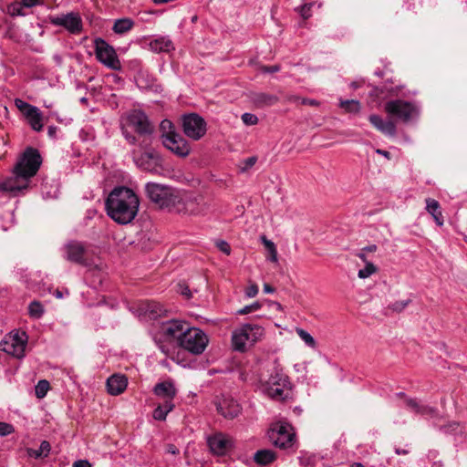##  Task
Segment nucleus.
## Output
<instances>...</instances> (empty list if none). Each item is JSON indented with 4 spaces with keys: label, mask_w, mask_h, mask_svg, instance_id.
<instances>
[{
    "label": "nucleus",
    "mask_w": 467,
    "mask_h": 467,
    "mask_svg": "<svg viewBox=\"0 0 467 467\" xmlns=\"http://www.w3.org/2000/svg\"><path fill=\"white\" fill-rule=\"evenodd\" d=\"M179 199L174 208V212L178 213L204 216L213 206V199L202 193L180 192Z\"/></svg>",
    "instance_id": "nucleus-4"
},
{
    "label": "nucleus",
    "mask_w": 467,
    "mask_h": 467,
    "mask_svg": "<svg viewBox=\"0 0 467 467\" xmlns=\"http://www.w3.org/2000/svg\"><path fill=\"white\" fill-rule=\"evenodd\" d=\"M404 405L411 412L421 416H432L436 412L432 407L420 403L414 399L406 398L404 400Z\"/></svg>",
    "instance_id": "nucleus-27"
},
{
    "label": "nucleus",
    "mask_w": 467,
    "mask_h": 467,
    "mask_svg": "<svg viewBox=\"0 0 467 467\" xmlns=\"http://www.w3.org/2000/svg\"><path fill=\"white\" fill-rule=\"evenodd\" d=\"M141 312L144 316L150 319H156L161 317L164 313V309L160 303L157 302H145L141 305Z\"/></svg>",
    "instance_id": "nucleus-28"
},
{
    "label": "nucleus",
    "mask_w": 467,
    "mask_h": 467,
    "mask_svg": "<svg viewBox=\"0 0 467 467\" xmlns=\"http://www.w3.org/2000/svg\"><path fill=\"white\" fill-rule=\"evenodd\" d=\"M261 307V305L258 302H254L251 305L245 306L243 308L237 311L240 315H246L253 311L258 310Z\"/></svg>",
    "instance_id": "nucleus-45"
},
{
    "label": "nucleus",
    "mask_w": 467,
    "mask_h": 467,
    "mask_svg": "<svg viewBox=\"0 0 467 467\" xmlns=\"http://www.w3.org/2000/svg\"><path fill=\"white\" fill-rule=\"evenodd\" d=\"M25 5L21 2H15L8 5L7 12L11 16H25L26 13L24 11Z\"/></svg>",
    "instance_id": "nucleus-39"
},
{
    "label": "nucleus",
    "mask_w": 467,
    "mask_h": 467,
    "mask_svg": "<svg viewBox=\"0 0 467 467\" xmlns=\"http://www.w3.org/2000/svg\"><path fill=\"white\" fill-rule=\"evenodd\" d=\"M426 210L430 214H431L437 225H443L444 220L442 213L441 211L440 203L436 200L428 198L426 200Z\"/></svg>",
    "instance_id": "nucleus-29"
},
{
    "label": "nucleus",
    "mask_w": 467,
    "mask_h": 467,
    "mask_svg": "<svg viewBox=\"0 0 467 467\" xmlns=\"http://www.w3.org/2000/svg\"><path fill=\"white\" fill-rule=\"evenodd\" d=\"M217 247L219 248L220 251H222L225 254H230V253H231V247H230L229 244L225 241H223V240L218 241Z\"/></svg>",
    "instance_id": "nucleus-51"
},
{
    "label": "nucleus",
    "mask_w": 467,
    "mask_h": 467,
    "mask_svg": "<svg viewBox=\"0 0 467 467\" xmlns=\"http://www.w3.org/2000/svg\"><path fill=\"white\" fill-rule=\"evenodd\" d=\"M208 343V336L202 329L189 326L178 346L192 354L200 355L205 350Z\"/></svg>",
    "instance_id": "nucleus-9"
},
{
    "label": "nucleus",
    "mask_w": 467,
    "mask_h": 467,
    "mask_svg": "<svg viewBox=\"0 0 467 467\" xmlns=\"http://www.w3.org/2000/svg\"><path fill=\"white\" fill-rule=\"evenodd\" d=\"M268 437L275 446L287 449L293 445L296 434L289 423L279 421L272 425Z\"/></svg>",
    "instance_id": "nucleus-13"
},
{
    "label": "nucleus",
    "mask_w": 467,
    "mask_h": 467,
    "mask_svg": "<svg viewBox=\"0 0 467 467\" xmlns=\"http://www.w3.org/2000/svg\"><path fill=\"white\" fill-rule=\"evenodd\" d=\"M377 245L376 244H370V245H368V246H365L363 247L361 250L364 251L365 253L368 252V253H373V252H376L377 251Z\"/></svg>",
    "instance_id": "nucleus-58"
},
{
    "label": "nucleus",
    "mask_w": 467,
    "mask_h": 467,
    "mask_svg": "<svg viewBox=\"0 0 467 467\" xmlns=\"http://www.w3.org/2000/svg\"><path fill=\"white\" fill-rule=\"evenodd\" d=\"M258 286L256 284H250L245 289V296L249 298L254 297L258 294Z\"/></svg>",
    "instance_id": "nucleus-50"
},
{
    "label": "nucleus",
    "mask_w": 467,
    "mask_h": 467,
    "mask_svg": "<svg viewBox=\"0 0 467 467\" xmlns=\"http://www.w3.org/2000/svg\"><path fill=\"white\" fill-rule=\"evenodd\" d=\"M264 292L265 294H272L275 292V288L273 286H271L269 284H265L264 285Z\"/></svg>",
    "instance_id": "nucleus-63"
},
{
    "label": "nucleus",
    "mask_w": 467,
    "mask_h": 467,
    "mask_svg": "<svg viewBox=\"0 0 467 467\" xmlns=\"http://www.w3.org/2000/svg\"><path fill=\"white\" fill-rule=\"evenodd\" d=\"M216 410L225 419H234L241 412L239 403L230 397H222L216 403Z\"/></svg>",
    "instance_id": "nucleus-21"
},
{
    "label": "nucleus",
    "mask_w": 467,
    "mask_h": 467,
    "mask_svg": "<svg viewBox=\"0 0 467 467\" xmlns=\"http://www.w3.org/2000/svg\"><path fill=\"white\" fill-rule=\"evenodd\" d=\"M45 313L43 305L39 301H32L28 306V314L34 319L40 318Z\"/></svg>",
    "instance_id": "nucleus-36"
},
{
    "label": "nucleus",
    "mask_w": 467,
    "mask_h": 467,
    "mask_svg": "<svg viewBox=\"0 0 467 467\" xmlns=\"http://www.w3.org/2000/svg\"><path fill=\"white\" fill-rule=\"evenodd\" d=\"M124 119L126 125L132 128L140 135H151L153 132V127L148 116L142 110L133 109L127 113Z\"/></svg>",
    "instance_id": "nucleus-17"
},
{
    "label": "nucleus",
    "mask_w": 467,
    "mask_h": 467,
    "mask_svg": "<svg viewBox=\"0 0 467 467\" xmlns=\"http://www.w3.org/2000/svg\"><path fill=\"white\" fill-rule=\"evenodd\" d=\"M189 324L182 320H170L164 322L161 327V337L164 340L161 339L157 341V345L160 350L169 358L176 363H180L178 355H175V347L172 342L180 344L182 337L184 335V331L188 328Z\"/></svg>",
    "instance_id": "nucleus-3"
},
{
    "label": "nucleus",
    "mask_w": 467,
    "mask_h": 467,
    "mask_svg": "<svg viewBox=\"0 0 467 467\" xmlns=\"http://www.w3.org/2000/svg\"><path fill=\"white\" fill-rule=\"evenodd\" d=\"M377 267L371 262H366V265L363 268L358 270V276L360 279H366L371 276L373 274L377 272Z\"/></svg>",
    "instance_id": "nucleus-41"
},
{
    "label": "nucleus",
    "mask_w": 467,
    "mask_h": 467,
    "mask_svg": "<svg viewBox=\"0 0 467 467\" xmlns=\"http://www.w3.org/2000/svg\"><path fill=\"white\" fill-rule=\"evenodd\" d=\"M72 467H91V464L87 460H78L73 463Z\"/></svg>",
    "instance_id": "nucleus-55"
},
{
    "label": "nucleus",
    "mask_w": 467,
    "mask_h": 467,
    "mask_svg": "<svg viewBox=\"0 0 467 467\" xmlns=\"http://www.w3.org/2000/svg\"><path fill=\"white\" fill-rule=\"evenodd\" d=\"M16 107L25 117L30 128L35 131H41L43 129V114L41 110L21 99H16L14 101Z\"/></svg>",
    "instance_id": "nucleus-16"
},
{
    "label": "nucleus",
    "mask_w": 467,
    "mask_h": 467,
    "mask_svg": "<svg viewBox=\"0 0 467 467\" xmlns=\"http://www.w3.org/2000/svg\"><path fill=\"white\" fill-rule=\"evenodd\" d=\"M150 51L154 53H169L175 49V46L169 36H157L149 42Z\"/></svg>",
    "instance_id": "nucleus-23"
},
{
    "label": "nucleus",
    "mask_w": 467,
    "mask_h": 467,
    "mask_svg": "<svg viewBox=\"0 0 467 467\" xmlns=\"http://www.w3.org/2000/svg\"><path fill=\"white\" fill-rule=\"evenodd\" d=\"M62 256L70 262L86 265L85 257V247L84 245L77 241H69L65 244L62 247Z\"/></svg>",
    "instance_id": "nucleus-20"
},
{
    "label": "nucleus",
    "mask_w": 467,
    "mask_h": 467,
    "mask_svg": "<svg viewBox=\"0 0 467 467\" xmlns=\"http://www.w3.org/2000/svg\"><path fill=\"white\" fill-rule=\"evenodd\" d=\"M384 109L389 117L404 123L416 120L420 112V107L419 104L403 99H393L388 101L384 106Z\"/></svg>",
    "instance_id": "nucleus-8"
},
{
    "label": "nucleus",
    "mask_w": 467,
    "mask_h": 467,
    "mask_svg": "<svg viewBox=\"0 0 467 467\" xmlns=\"http://www.w3.org/2000/svg\"><path fill=\"white\" fill-rule=\"evenodd\" d=\"M278 70H279L278 66L265 67L264 68V72H266V73H275V72H277Z\"/></svg>",
    "instance_id": "nucleus-60"
},
{
    "label": "nucleus",
    "mask_w": 467,
    "mask_h": 467,
    "mask_svg": "<svg viewBox=\"0 0 467 467\" xmlns=\"http://www.w3.org/2000/svg\"><path fill=\"white\" fill-rule=\"evenodd\" d=\"M15 431L13 425L0 421V436H7Z\"/></svg>",
    "instance_id": "nucleus-47"
},
{
    "label": "nucleus",
    "mask_w": 467,
    "mask_h": 467,
    "mask_svg": "<svg viewBox=\"0 0 467 467\" xmlns=\"http://www.w3.org/2000/svg\"><path fill=\"white\" fill-rule=\"evenodd\" d=\"M263 241L265 244V246L271 251L275 249V244L272 241L267 240L265 237H263Z\"/></svg>",
    "instance_id": "nucleus-62"
},
{
    "label": "nucleus",
    "mask_w": 467,
    "mask_h": 467,
    "mask_svg": "<svg viewBox=\"0 0 467 467\" xmlns=\"http://www.w3.org/2000/svg\"><path fill=\"white\" fill-rule=\"evenodd\" d=\"M370 123L380 132L388 136L396 134V125L392 120H385L380 116L372 114L368 118Z\"/></svg>",
    "instance_id": "nucleus-25"
},
{
    "label": "nucleus",
    "mask_w": 467,
    "mask_h": 467,
    "mask_svg": "<svg viewBox=\"0 0 467 467\" xmlns=\"http://www.w3.org/2000/svg\"><path fill=\"white\" fill-rule=\"evenodd\" d=\"M262 97L264 98V101H265L269 105H271V104H273L274 102L276 101V98L273 97V96L263 95Z\"/></svg>",
    "instance_id": "nucleus-59"
},
{
    "label": "nucleus",
    "mask_w": 467,
    "mask_h": 467,
    "mask_svg": "<svg viewBox=\"0 0 467 467\" xmlns=\"http://www.w3.org/2000/svg\"><path fill=\"white\" fill-rule=\"evenodd\" d=\"M460 429V425L459 423L457 422H452L451 423L449 426L445 427L444 428V431L445 432H449V433H458L457 432V430Z\"/></svg>",
    "instance_id": "nucleus-53"
},
{
    "label": "nucleus",
    "mask_w": 467,
    "mask_h": 467,
    "mask_svg": "<svg viewBox=\"0 0 467 467\" xmlns=\"http://www.w3.org/2000/svg\"><path fill=\"white\" fill-rule=\"evenodd\" d=\"M299 461L302 465H307L310 463L311 457L310 456H308V457L301 456V457H299Z\"/></svg>",
    "instance_id": "nucleus-64"
},
{
    "label": "nucleus",
    "mask_w": 467,
    "mask_h": 467,
    "mask_svg": "<svg viewBox=\"0 0 467 467\" xmlns=\"http://www.w3.org/2000/svg\"><path fill=\"white\" fill-rule=\"evenodd\" d=\"M275 459V454L272 450H259L254 455L256 463L266 465Z\"/></svg>",
    "instance_id": "nucleus-31"
},
{
    "label": "nucleus",
    "mask_w": 467,
    "mask_h": 467,
    "mask_svg": "<svg viewBox=\"0 0 467 467\" xmlns=\"http://www.w3.org/2000/svg\"><path fill=\"white\" fill-rule=\"evenodd\" d=\"M339 107L348 113H357L360 110V103L356 99H340Z\"/></svg>",
    "instance_id": "nucleus-35"
},
{
    "label": "nucleus",
    "mask_w": 467,
    "mask_h": 467,
    "mask_svg": "<svg viewBox=\"0 0 467 467\" xmlns=\"http://www.w3.org/2000/svg\"><path fill=\"white\" fill-rule=\"evenodd\" d=\"M410 303V300H400L396 301L389 305V308L396 312L402 311Z\"/></svg>",
    "instance_id": "nucleus-46"
},
{
    "label": "nucleus",
    "mask_w": 467,
    "mask_h": 467,
    "mask_svg": "<svg viewBox=\"0 0 467 467\" xmlns=\"http://www.w3.org/2000/svg\"><path fill=\"white\" fill-rule=\"evenodd\" d=\"M173 407V402H171V400H164L163 404L159 405L153 410V418L158 420H165L167 414L172 410Z\"/></svg>",
    "instance_id": "nucleus-33"
},
{
    "label": "nucleus",
    "mask_w": 467,
    "mask_h": 467,
    "mask_svg": "<svg viewBox=\"0 0 467 467\" xmlns=\"http://www.w3.org/2000/svg\"><path fill=\"white\" fill-rule=\"evenodd\" d=\"M25 7L30 8L41 4V0H21Z\"/></svg>",
    "instance_id": "nucleus-54"
},
{
    "label": "nucleus",
    "mask_w": 467,
    "mask_h": 467,
    "mask_svg": "<svg viewBox=\"0 0 467 467\" xmlns=\"http://www.w3.org/2000/svg\"><path fill=\"white\" fill-rule=\"evenodd\" d=\"M179 292L185 296V298H190L192 296V293L190 288L185 284L179 285Z\"/></svg>",
    "instance_id": "nucleus-52"
},
{
    "label": "nucleus",
    "mask_w": 467,
    "mask_h": 467,
    "mask_svg": "<svg viewBox=\"0 0 467 467\" xmlns=\"http://www.w3.org/2000/svg\"><path fill=\"white\" fill-rule=\"evenodd\" d=\"M132 157L139 169L151 173L159 172L161 159L155 151H146L138 155L136 150H133Z\"/></svg>",
    "instance_id": "nucleus-18"
},
{
    "label": "nucleus",
    "mask_w": 467,
    "mask_h": 467,
    "mask_svg": "<svg viewBox=\"0 0 467 467\" xmlns=\"http://www.w3.org/2000/svg\"><path fill=\"white\" fill-rule=\"evenodd\" d=\"M57 128L56 126H49L47 129V134L50 138H56Z\"/></svg>",
    "instance_id": "nucleus-56"
},
{
    "label": "nucleus",
    "mask_w": 467,
    "mask_h": 467,
    "mask_svg": "<svg viewBox=\"0 0 467 467\" xmlns=\"http://www.w3.org/2000/svg\"><path fill=\"white\" fill-rule=\"evenodd\" d=\"M28 337L24 331H11L0 343V349L16 358L25 356Z\"/></svg>",
    "instance_id": "nucleus-11"
},
{
    "label": "nucleus",
    "mask_w": 467,
    "mask_h": 467,
    "mask_svg": "<svg viewBox=\"0 0 467 467\" xmlns=\"http://www.w3.org/2000/svg\"><path fill=\"white\" fill-rule=\"evenodd\" d=\"M47 184H42L41 188V193L43 198L45 199H52L57 197V189L56 188L53 192H50V190L46 191Z\"/></svg>",
    "instance_id": "nucleus-49"
},
{
    "label": "nucleus",
    "mask_w": 467,
    "mask_h": 467,
    "mask_svg": "<svg viewBox=\"0 0 467 467\" xmlns=\"http://www.w3.org/2000/svg\"><path fill=\"white\" fill-rule=\"evenodd\" d=\"M243 122L247 126H253L257 124L258 117L253 113L245 112L241 117Z\"/></svg>",
    "instance_id": "nucleus-43"
},
{
    "label": "nucleus",
    "mask_w": 467,
    "mask_h": 467,
    "mask_svg": "<svg viewBox=\"0 0 467 467\" xmlns=\"http://www.w3.org/2000/svg\"><path fill=\"white\" fill-rule=\"evenodd\" d=\"M50 450H51V446H50L49 442L47 441H43L38 449H36V450L29 449L28 455L35 459L47 457L49 454Z\"/></svg>",
    "instance_id": "nucleus-34"
},
{
    "label": "nucleus",
    "mask_w": 467,
    "mask_h": 467,
    "mask_svg": "<svg viewBox=\"0 0 467 467\" xmlns=\"http://www.w3.org/2000/svg\"><path fill=\"white\" fill-rule=\"evenodd\" d=\"M15 223L14 211L10 210L0 217V227L3 231H7Z\"/></svg>",
    "instance_id": "nucleus-40"
},
{
    "label": "nucleus",
    "mask_w": 467,
    "mask_h": 467,
    "mask_svg": "<svg viewBox=\"0 0 467 467\" xmlns=\"http://www.w3.org/2000/svg\"><path fill=\"white\" fill-rule=\"evenodd\" d=\"M134 26V21L130 18H119L114 22L112 30L118 35H124L130 31Z\"/></svg>",
    "instance_id": "nucleus-30"
},
{
    "label": "nucleus",
    "mask_w": 467,
    "mask_h": 467,
    "mask_svg": "<svg viewBox=\"0 0 467 467\" xmlns=\"http://www.w3.org/2000/svg\"><path fill=\"white\" fill-rule=\"evenodd\" d=\"M296 332L298 335V337L301 338V340L304 341V343L307 347H309L313 349L317 348V342H316L315 338L310 335V333H308L305 329L299 328V327H297L296 329Z\"/></svg>",
    "instance_id": "nucleus-38"
},
{
    "label": "nucleus",
    "mask_w": 467,
    "mask_h": 467,
    "mask_svg": "<svg viewBox=\"0 0 467 467\" xmlns=\"http://www.w3.org/2000/svg\"><path fill=\"white\" fill-rule=\"evenodd\" d=\"M257 158L254 156L249 157L243 161V165L240 167L242 171H246L251 169L256 163Z\"/></svg>",
    "instance_id": "nucleus-48"
},
{
    "label": "nucleus",
    "mask_w": 467,
    "mask_h": 467,
    "mask_svg": "<svg viewBox=\"0 0 467 467\" xmlns=\"http://www.w3.org/2000/svg\"><path fill=\"white\" fill-rule=\"evenodd\" d=\"M265 334L263 327L256 324H244L233 331L232 345L236 351L244 352L259 341Z\"/></svg>",
    "instance_id": "nucleus-6"
},
{
    "label": "nucleus",
    "mask_w": 467,
    "mask_h": 467,
    "mask_svg": "<svg viewBox=\"0 0 467 467\" xmlns=\"http://www.w3.org/2000/svg\"><path fill=\"white\" fill-rule=\"evenodd\" d=\"M153 393L165 400H171L172 402V400L176 396L177 389L171 381H162L154 386Z\"/></svg>",
    "instance_id": "nucleus-26"
},
{
    "label": "nucleus",
    "mask_w": 467,
    "mask_h": 467,
    "mask_svg": "<svg viewBox=\"0 0 467 467\" xmlns=\"http://www.w3.org/2000/svg\"><path fill=\"white\" fill-rule=\"evenodd\" d=\"M94 48L97 60L106 67L119 71L121 63L115 48L101 37L94 39Z\"/></svg>",
    "instance_id": "nucleus-10"
},
{
    "label": "nucleus",
    "mask_w": 467,
    "mask_h": 467,
    "mask_svg": "<svg viewBox=\"0 0 467 467\" xmlns=\"http://www.w3.org/2000/svg\"><path fill=\"white\" fill-rule=\"evenodd\" d=\"M161 140L162 145L176 156L184 158L191 152L188 141L176 131L170 119H163L160 124Z\"/></svg>",
    "instance_id": "nucleus-5"
},
{
    "label": "nucleus",
    "mask_w": 467,
    "mask_h": 467,
    "mask_svg": "<svg viewBox=\"0 0 467 467\" xmlns=\"http://www.w3.org/2000/svg\"><path fill=\"white\" fill-rule=\"evenodd\" d=\"M376 153L379 154V155H382L384 156L385 158H387L388 160L390 159V153L385 150H381V149H377L376 150Z\"/></svg>",
    "instance_id": "nucleus-61"
},
{
    "label": "nucleus",
    "mask_w": 467,
    "mask_h": 467,
    "mask_svg": "<svg viewBox=\"0 0 467 467\" xmlns=\"http://www.w3.org/2000/svg\"><path fill=\"white\" fill-rule=\"evenodd\" d=\"M304 2L296 10L304 19H307L312 16L311 10L316 5V2L314 0H304Z\"/></svg>",
    "instance_id": "nucleus-37"
},
{
    "label": "nucleus",
    "mask_w": 467,
    "mask_h": 467,
    "mask_svg": "<svg viewBox=\"0 0 467 467\" xmlns=\"http://www.w3.org/2000/svg\"><path fill=\"white\" fill-rule=\"evenodd\" d=\"M121 133L123 135V137L125 138V140L130 144V145H135L136 142H137V139L136 137L130 133L129 130H128V126L126 125V123H123L121 125Z\"/></svg>",
    "instance_id": "nucleus-44"
},
{
    "label": "nucleus",
    "mask_w": 467,
    "mask_h": 467,
    "mask_svg": "<svg viewBox=\"0 0 467 467\" xmlns=\"http://www.w3.org/2000/svg\"><path fill=\"white\" fill-rule=\"evenodd\" d=\"M85 265L88 266L86 280L89 283L90 286L98 288L101 285L106 276L104 264L99 261L98 263L86 264Z\"/></svg>",
    "instance_id": "nucleus-22"
},
{
    "label": "nucleus",
    "mask_w": 467,
    "mask_h": 467,
    "mask_svg": "<svg viewBox=\"0 0 467 467\" xmlns=\"http://www.w3.org/2000/svg\"><path fill=\"white\" fill-rule=\"evenodd\" d=\"M263 391L271 399L277 400H285L289 392L288 377L279 372L271 374L263 385Z\"/></svg>",
    "instance_id": "nucleus-12"
},
{
    "label": "nucleus",
    "mask_w": 467,
    "mask_h": 467,
    "mask_svg": "<svg viewBox=\"0 0 467 467\" xmlns=\"http://www.w3.org/2000/svg\"><path fill=\"white\" fill-rule=\"evenodd\" d=\"M128 386V379L122 374H114L107 379V389L110 395L121 394Z\"/></svg>",
    "instance_id": "nucleus-24"
},
{
    "label": "nucleus",
    "mask_w": 467,
    "mask_h": 467,
    "mask_svg": "<svg viewBox=\"0 0 467 467\" xmlns=\"http://www.w3.org/2000/svg\"><path fill=\"white\" fill-rule=\"evenodd\" d=\"M49 389V382L46 379H41L37 382L35 388L36 396L39 399L44 398Z\"/></svg>",
    "instance_id": "nucleus-42"
},
{
    "label": "nucleus",
    "mask_w": 467,
    "mask_h": 467,
    "mask_svg": "<svg viewBox=\"0 0 467 467\" xmlns=\"http://www.w3.org/2000/svg\"><path fill=\"white\" fill-rule=\"evenodd\" d=\"M48 20L52 26H61L71 35H79L83 31V21L78 12L49 16Z\"/></svg>",
    "instance_id": "nucleus-14"
},
{
    "label": "nucleus",
    "mask_w": 467,
    "mask_h": 467,
    "mask_svg": "<svg viewBox=\"0 0 467 467\" xmlns=\"http://www.w3.org/2000/svg\"><path fill=\"white\" fill-rule=\"evenodd\" d=\"M145 192L147 197L161 208H167L174 211L175 204L180 201V192H177L173 188L166 185L148 182L145 185Z\"/></svg>",
    "instance_id": "nucleus-7"
},
{
    "label": "nucleus",
    "mask_w": 467,
    "mask_h": 467,
    "mask_svg": "<svg viewBox=\"0 0 467 467\" xmlns=\"http://www.w3.org/2000/svg\"><path fill=\"white\" fill-rule=\"evenodd\" d=\"M302 103L306 104V105H310V106H318L319 105V102L317 100L311 99H304L302 100Z\"/></svg>",
    "instance_id": "nucleus-57"
},
{
    "label": "nucleus",
    "mask_w": 467,
    "mask_h": 467,
    "mask_svg": "<svg viewBox=\"0 0 467 467\" xmlns=\"http://www.w3.org/2000/svg\"><path fill=\"white\" fill-rule=\"evenodd\" d=\"M207 444L210 451L218 456L225 455L234 445L231 437L223 432H215L208 436Z\"/></svg>",
    "instance_id": "nucleus-19"
},
{
    "label": "nucleus",
    "mask_w": 467,
    "mask_h": 467,
    "mask_svg": "<svg viewBox=\"0 0 467 467\" xmlns=\"http://www.w3.org/2000/svg\"><path fill=\"white\" fill-rule=\"evenodd\" d=\"M42 158L36 149L27 148L17 159L12 174L0 182V192L16 197L26 191L30 180L36 174Z\"/></svg>",
    "instance_id": "nucleus-1"
},
{
    "label": "nucleus",
    "mask_w": 467,
    "mask_h": 467,
    "mask_svg": "<svg viewBox=\"0 0 467 467\" xmlns=\"http://www.w3.org/2000/svg\"><path fill=\"white\" fill-rule=\"evenodd\" d=\"M139 206L136 193L124 186L114 188L105 202L107 214L119 224L131 223L139 212Z\"/></svg>",
    "instance_id": "nucleus-2"
},
{
    "label": "nucleus",
    "mask_w": 467,
    "mask_h": 467,
    "mask_svg": "<svg viewBox=\"0 0 467 467\" xmlns=\"http://www.w3.org/2000/svg\"><path fill=\"white\" fill-rule=\"evenodd\" d=\"M182 130L188 138L199 140L206 133V121L195 113L184 115L182 118Z\"/></svg>",
    "instance_id": "nucleus-15"
},
{
    "label": "nucleus",
    "mask_w": 467,
    "mask_h": 467,
    "mask_svg": "<svg viewBox=\"0 0 467 467\" xmlns=\"http://www.w3.org/2000/svg\"><path fill=\"white\" fill-rule=\"evenodd\" d=\"M369 95L375 97L379 100L387 99L389 96L398 95L397 88H388L383 86L382 88L375 87L370 91Z\"/></svg>",
    "instance_id": "nucleus-32"
}]
</instances>
